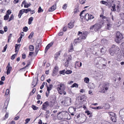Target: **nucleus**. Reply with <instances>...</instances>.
Returning a JSON list of instances; mask_svg holds the SVG:
<instances>
[{
	"label": "nucleus",
	"mask_w": 124,
	"mask_h": 124,
	"mask_svg": "<svg viewBox=\"0 0 124 124\" xmlns=\"http://www.w3.org/2000/svg\"><path fill=\"white\" fill-rule=\"evenodd\" d=\"M105 61V59L101 57H98L95 60V65L98 68L102 69V67H101V64H103V61Z\"/></svg>",
	"instance_id": "obj_1"
},
{
	"label": "nucleus",
	"mask_w": 124,
	"mask_h": 124,
	"mask_svg": "<svg viewBox=\"0 0 124 124\" xmlns=\"http://www.w3.org/2000/svg\"><path fill=\"white\" fill-rule=\"evenodd\" d=\"M110 84L108 83H104L102 84L101 88V92L105 93L108 90Z\"/></svg>",
	"instance_id": "obj_2"
},
{
	"label": "nucleus",
	"mask_w": 124,
	"mask_h": 124,
	"mask_svg": "<svg viewBox=\"0 0 124 124\" xmlns=\"http://www.w3.org/2000/svg\"><path fill=\"white\" fill-rule=\"evenodd\" d=\"M123 38V35L119 32H117L116 33L115 41L117 43H119L121 42Z\"/></svg>",
	"instance_id": "obj_3"
},
{
	"label": "nucleus",
	"mask_w": 124,
	"mask_h": 124,
	"mask_svg": "<svg viewBox=\"0 0 124 124\" xmlns=\"http://www.w3.org/2000/svg\"><path fill=\"white\" fill-rule=\"evenodd\" d=\"M101 26L100 23H97L91 26L90 29L91 30L94 29V31H97L101 29Z\"/></svg>",
	"instance_id": "obj_4"
},
{
	"label": "nucleus",
	"mask_w": 124,
	"mask_h": 124,
	"mask_svg": "<svg viewBox=\"0 0 124 124\" xmlns=\"http://www.w3.org/2000/svg\"><path fill=\"white\" fill-rule=\"evenodd\" d=\"M41 40L40 39H38L37 41L35 52V53L36 54V55L37 54L38 51L39 50L40 46L41 45Z\"/></svg>",
	"instance_id": "obj_5"
},
{
	"label": "nucleus",
	"mask_w": 124,
	"mask_h": 124,
	"mask_svg": "<svg viewBox=\"0 0 124 124\" xmlns=\"http://www.w3.org/2000/svg\"><path fill=\"white\" fill-rule=\"evenodd\" d=\"M86 10L85 9L84 10H83L81 13L80 16L81 17H84L85 16V18L86 20L88 21L89 19V15L88 13H87L85 14V13H84V12L85 11H86Z\"/></svg>",
	"instance_id": "obj_6"
},
{
	"label": "nucleus",
	"mask_w": 124,
	"mask_h": 124,
	"mask_svg": "<svg viewBox=\"0 0 124 124\" xmlns=\"http://www.w3.org/2000/svg\"><path fill=\"white\" fill-rule=\"evenodd\" d=\"M120 118L124 122V108L120 110L119 112Z\"/></svg>",
	"instance_id": "obj_7"
},
{
	"label": "nucleus",
	"mask_w": 124,
	"mask_h": 124,
	"mask_svg": "<svg viewBox=\"0 0 124 124\" xmlns=\"http://www.w3.org/2000/svg\"><path fill=\"white\" fill-rule=\"evenodd\" d=\"M49 106V107L48 102L46 101L43 104L42 109L43 110H45L47 108V107Z\"/></svg>",
	"instance_id": "obj_8"
},
{
	"label": "nucleus",
	"mask_w": 124,
	"mask_h": 124,
	"mask_svg": "<svg viewBox=\"0 0 124 124\" xmlns=\"http://www.w3.org/2000/svg\"><path fill=\"white\" fill-rule=\"evenodd\" d=\"M59 70L58 67L57 66H55L54 69L53 73L52 74V75L53 76L56 75L57 74V73L58 72Z\"/></svg>",
	"instance_id": "obj_9"
},
{
	"label": "nucleus",
	"mask_w": 124,
	"mask_h": 124,
	"mask_svg": "<svg viewBox=\"0 0 124 124\" xmlns=\"http://www.w3.org/2000/svg\"><path fill=\"white\" fill-rule=\"evenodd\" d=\"M111 48H112L114 51H115L116 53L117 51H119V50L118 47L114 45H113Z\"/></svg>",
	"instance_id": "obj_10"
},
{
	"label": "nucleus",
	"mask_w": 124,
	"mask_h": 124,
	"mask_svg": "<svg viewBox=\"0 0 124 124\" xmlns=\"http://www.w3.org/2000/svg\"><path fill=\"white\" fill-rule=\"evenodd\" d=\"M55 100L54 99H53L51 101H50L49 102V105L50 107H53L55 105Z\"/></svg>",
	"instance_id": "obj_11"
},
{
	"label": "nucleus",
	"mask_w": 124,
	"mask_h": 124,
	"mask_svg": "<svg viewBox=\"0 0 124 124\" xmlns=\"http://www.w3.org/2000/svg\"><path fill=\"white\" fill-rule=\"evenodd\" d=\"M56 4L55 3L54 5H53L49 9V11L50 12H52L55 10L56 8Z\"/></svg>",
	"instance_id": "obj_12"
},
{
	"label": "nucleus",
	"mask_w": 124,
	"mask_h": 124,
	"mask_svg": "<svg viewBox=\"0 0 124 124\" xmlns=\"http://www.w3.org/2000/svg\"><path fill=\"white\" fill-rule=\"evenodd\" d=\"M8 106V101L6 100L5 102L4 105L3 107V111H6Z\"/></svg>",
	"instance_id": "obj_13"
},
{
	"label": "nucleus",
	"mask_w": 124,
	"mask_h": 124,
	"mask_svg": "<svg viewBox=\"0 0 124 124\" xmlns=\"http://www.w3.org/2000/svg\"><path fill=\"white\" fill-rule=\"evenodd\" d=\"M82 65V63L81 62H79L77 61L75 62V68H77V67H80Z\"/></svg>",
	"instance_id": "obj_14"
},
{
	"label": "nucleus",
	"mask_w": 124,
	"mask_h": 124,
	"mask_svg": "<svg viewBox=\"0 0 124 124\" xmlns=\"http://www.w3.org/2000/svg\"><path fill=\"white\" fill-rule=\"evenodd\" d=\"M106 50V48L105 47H102L100 51V54L101 55H103L105 53Z\"/></svg>",
	"instance_id": "obj_15"
},
{
	"label": "nucleus",
	"mask_w": 124,
	"mask_h": 124,
	"mask_svg": "<svg viewBox=\"0 0 124 124\" xmlns=\"http://www.w3.org/2000/svg\"><path fill=\"white\" fill-rule=\"evenodd\" d=\"M53 43L52 42H51L47 45L45 49V53H46L47 52V50L50 47L53 45Z\"/></svg>",
	"instance_id": "obj_16"
},
{
	"label": "nucleus",
	"mask_w": 124,
	"mask_h": 124,
	"mask_svg": "<svg viewBox=\"0 0 124 124\" xmlns=\"http://www.w3.org/2000/svg\"><path fill=\"white\" fill-rule=\"evenodd\" d=\"M69 110L70 113L74 112L76 111V109L74 108L73 107H71L69 108Z\"/></svg>",
	"instance_id": "obj_17"
},
{
	"label": "nucleus",
	"mask_w": 124,
	"mask_h": 124,
	"mask_svg": "<svg viewBox=\"0 0 124 124\" xmlns=\"http://www.w3.org/2000/svg\"><path fill=\"white\" fill-rule=\"evenodd\" d=\"M24 13V9H22L20 10L19 12V14L18 15V16L19 18H20L22 14Z\"/></svg>",
	"instance_id": "obj_18"
},
{
	"label": "nucleus",
	"mask_w": 124,
	"mask_h": 124,
	"mask_svg": "<svg viewBox=\"0 0 124 124\" xmlns=\"http://www.w3.org/2000/svg\"><path fill=\"white\" fill-rule=\"evenodd\" d=\"M111 120L113 122H116V115L114 116L111 117Z\"/></svg>",
	"instance_id": "obj_19"
},
{
	"label": "nucleus",
	"mask_w": 124,
	"mask_h": 124,
	"mask_svg": "<svg viewBox=\"0 0 124 124\" xmlns=\"http://www.w3.org/2000/svg\"><path fill=\"white\" fill-rule=\"evenodd\" d=\"M58 86H60L62 90H64L65 89V86L64 84H61L60 85H58Z\"/></svg>",
	"instance_id": "obj_20"
},
{
	"label": "nucleus",
	"mask_w": 124,
	"mask_h": 124,
	"mask_svg": "<svg viewBox=\"0 0 124 124\" xmlns=\"http://www.w3.org/2000/svg\"><path fill=\"white\" fill-rule=\"evenodd\" d=\"M109 52L110 54L111 55H113L116 53L115 51H114L113 49L112 48H110L109 50Z\"/></svg>",
	"instance_id": "obj_21"
},
{
	"label": "nucleus",
	"mask_w": 124,
	"mask_h": 124,
	"mask_svg": "<svg viewBox=\"0 0 124 124\" xmlns=\"http://www.w3.org/2000/svg\"><path fill=\"white\" fill-rule=\"evenodd\" d=\"M81 38H78L77 39H75L74 40V43L76 44L77 43L79 42H80Z\"/></svg>",
	"instance_id": "obj_22"
},
{
	"label": "nucleus",
	"mask_w": 124,
	"mask_h": 124,
	"mask_svg": "<svg viewBox=\"0 0 124 124\" xmlns=\"http://www.w3.org/2000/svg\"><path fill=\"white\" fill-rule=\"evenodd\" d=\"M73 25L72 23H70L68 24V27L70 28H73Z\"/></svg>",
	"instance_id": "obj_23"
},
{
	"label": "nucleus",
	"mask_w": 124,
	"mask_h": 124,
	"mask_svg": "<svg viewBox=\"0 0 124 124\" xmlns=\"http://www.w3.org/2000/svg\"><path fill=\"white\" fill-rule=\"evenodd\" d=\"M33 18L32 17H31L29 19L28 23L29 24H30L33 21Z\"/></svg>",
	"instance_id": "obj_24"
},
{
	"label": "nucleus",
	"mask_w": 124,
	"mask_h": 124,
	"mask_svg": "<svg viewBox=\"0 0 124 124\" xmlns=\"http://www.w3.org/2000/svg\"><path fill=\"white\" fill-rule=\"evenodd\" d=\"M84 81L85 83H88L89 81V79L88 78L86 77L84 78Z\"/></svg>",
	"instance_id": "obj_25"
},
{
	"label": "nucleus",
	"mask_w": 124,
	"mask_h": 124,
	"mask_svg": "<svg viewBox=\"0 0 124 124\" xmlns=\"http://www.w3.org/2000/svg\"><path fill=\"white\" fill-rule=\"evenodd\" d=\"M60 54V53L59 52H57L56 53L55 56V59L57 60L58 57H59Z\"/></svg>",
	"instance_id": "obj_26"
},
{
	"label": "nucleus",
	"mask_w": 124,
	"mask_h": 124,
	"mask_svg": "<svg viewBox=\"0 0 124 124\" xmlns=\"http://www.w3.org/2000/svg\"><path fill=\"white\" fill-rule=\"evenodd\" d=\"M20 46V44L17 45L16 44V46H15V52H18V50L19 49V47H18V46Z\"/></svg>",
	"instance_id": "obj_27"
},
{
	"label": "nucleus",
	"mask_w": 124,
	"mask_h": 124,
	"mask_svg": "<svg viewBox=\"0 0 124 124\" xmlns=\"http://www.w3.org/2000/svg\"><path fill=\"white\" fill-rule=\"evenodd\" d=\"M4 18L5 20H7L8 19V10L6 12V15L4 16Z\"/></svg>",
	"instance_id": "obj_28"
},
{
	"label": "nucleus",
	"mask_w": 124,
	"mask_h": 124,
	"mask_svg": "<svg viewBox=\"0 0 124 124\" xmlns=\"http://www.w3.org/2000/svg\"><path fill=\"white\" fill-rule=\"evenodd\" d=\"M24 12H25L26 13H27L29 11H31V8H28L27 9H24Z\"/></svg>",
	"instance_id": "obj_29"
},
{
	"label": "nucleus",
	"mask_w": 124,
	"mask_h": 124,
	"mask_svg": "<svg viewBox=\"0 0 124 124\" xmlns=\"http://www.w3.org/2000/svg\"><path fill=\"white\" fill-rule=\"evenodd\" d=\"M34 47L33 46L31 45L29 47V49L30 51H32L34 49Z\"/></svg>",
	"instance_id": "obj_30"
},
{
	"label": "nucleus",
	"mask_w": 124,
	"mask_h": 124,
	"mask_svg": "<svg viewBox=\"0 0 124 124\" xmlns=\"http://www.w3.org/2000/svg\"><path fill=\"white\" fill-rule=\"evenodd\" d=\"M100 3H101L105 5L106 6L108 5V4L107 2L103 0L101 1H100Z\"/></svg>",
	"instance_id": "obj_31"
},
{
	"label": "nucleus",
	"mask_w": 124,
	"mask_h": 124,
	"mask_svg": "<svg viewBox=\"0 0 124 124\" xmlns=\"http://www.w3.org/2000/svg\"><path fill=\"white\" fill-rule=\"evenodd\" d=\"M65 73H66V71L65 70H63L59 71V73L61 74L64 75Z\"/></svg>",
	"instance_id": "obj_32"
},
{
	"label": "nucleus",
	"mask_w": 124,
	"mask_h": 124,
	"mask_svg": "<svg viewBox=\"0 0 124 124\" xmlns=\"http://www.w3.org/2000/svg\"><path fill=\"white\" fill-rule=\"evenodd\" d=\"M66 61L69 62V61L71 59V56L69 55H68L66 57Z\"/></svg>",
	"instance_id": "obj_33"
},
{
	"label": "nucleus",
	"mask_w": 124,
	"mask_h": 124,
	"mask_svg": "<svg viewBox=\"0 0 124 124\" xmlns=\"http://www.w3.org/2000/svg\"><path fill=\"white\" fill-rule=\"evenodd\" d=\"M46 85L47 87V91H48V93H50V91L51 89V88H50L47 85V83H46Z\"/></svg>",
	"instance_id": "obj_34"
},
{
	"label": "nucleus",
	"mask_w": 124,
	"mask_h": 124,
	"mask_svg": "<svg viewBox=\"0 0 124 124\" xmlns=\"http://www.w3.org/2000/svg\"><path fill=\"white\" fill-rule=\"evenodd\" d=\"M112 26V25L111 24L109 23H108L107 24V29L109 30Z\"/></svg>",
	"instance_id": "obj_35"
},
{
	"label": "nucleus",
	"mask_w": 124,
	"mask_h": 124,
	"mask_svg": "<svg viewBox=\"0 0 124 124\" xmlns=\"http://www.w3.org/2000/svg\"><path fill=\"white\" fill-rule=\"evenodd\" d=\"M10 64L9 63H8V74H9L10 72V71L12 70V67L11 66H9Z\"/></svg>",
	"instance_id": "obj_36"
},
{
	"label": "nucleus",
	"mask_w": 124,
	"mask_h": 124,
	"mask_svg": "<svg viewBox=\"0 0 124 124\" xmlns=\"http://www.w3.org/2000/svg\"><path fill=\"white\" fill-rule=\"evenodd\" d=\"M78 85L76 83L72 85L71 86V87H75L76 88H78Z\"/></svg>",
	"instance_id": "obj_37"
},
{
	"label": "nucleus",
	"mask_w": 124,
	"mask_h": 124,
	"mask_svg": "<svg viewBox=\"0 0 124 124\" xmlns=\"http://www.w3.org/2000/svg\"><path fill=\"white\" fill-rule=\"evenodd\" d=\"M17 53L13 54L11 57V59L12 60H13L15 58V57L17 56Z\"/></svg>",
	"instance_id": "obj_38"
},
{
	"label": "nucleus",
	"mask_w": 124,
	"mask_h": 124,
	"mask_svg": "<svg viewBox=\"0 0 124 124\" xmlns=\"http://www.w3.org/2000/svg\"><path fill=\"white\" fill-rule=\"evenodd\" d=\"M115 6L116 5L115 4H114L113 6H112V8L111 9V10L112 11H115L116 10V9L115 8Z\"/></svg>",
	"instance_id": "obj_39"
},
{
	"label": "nucleus",
	"mask_w": 124,
	"mask_h": 124,
	"mask_svg": "<svg viewBox=\"0 0 124 124\" xmlns=\"http://www.w3.org/2000/svg\"><path fill=\"white\" fill-rule=\"evenodd\" d=\"M108 114L109 115L110 117L111 116H114L115 115V114L113 113L109 112L108 113Z\"/></svg>",
	"instance_id": "obj_40"
},
{
	"label": "nucleus",
	"mask_w": 124,
	"mask_h": 124,
	"mask_svg": "<svg viewBox=\"0 0 124 124\" xmlns=\"http://www.w3.org/2000/svg\"><path fill=\"white\" fill-rule=\"evenodd\" d=\"M34 33L33 32H32L28 36V38L30 39H31L33 37Z\"/></svg>",
	"instance_id": "obj_41"
},
{
	"label": "nucleus",
	"mask_w": 124,
	"mask_h": 124,
	"mask_svg": "<svg viewBox=\"0 0 124 124\" xmlns=\"http://www.w3.org/2000/svg\"><path fill=\"white\" fill-rule=\"evenodd\" d=\"M28 30V28L27 27L25 26L23 28V30L25 32H26Z\"/></svg>",
	"instance_id": "obj_42"
},
{
	"label": "nucleus",
	"mask_w": 124,
	"mask_h": 124,
	"mask_svg": "<svg viewBox=\"0 0 124 124\" xmlns=\"http://www.w3.org/2000/svg\"><path fill=\"white\" fill-rule=\"evenodd\" d=\"M72 72V71L70 70H67L66 71V73L67 74H69L71 73Z\"/></svg>",
	"instance_id": "obj_43"
},
{
	"label": "nucleus",
	"mask_w": 124,
	"mask_h": 124,
	"mask_svg": "<svg viewBox=\"0 0 124 124\" xmlns=\"http://www.w3.org/2000/svg\"><path fill=\"white\" fill-rule=\"evenodd\" d=\"M69 62L68 61H66V62L64 63V65L65 67H67L68 66L69 64Z\"/></svg>",
	"instance_id": "obj_44"
},
{
	"label": "nucleus",
	"mask_w": 124,
	"mask_h": 124,
	"mask_svg": "<svg viewBox=\"0 0 124 124\" xmlns=\"http://www.w3.org/2000/svg\"><path fill=\"white\" fill-rule=\"evenodd\" d=\"M120 16L123 19H124V13H121L120 14Z\"/></svg>",
	"instance_id": "obj_45"
},
{
	"label": "nucleus",
	"mask_w": 124,
	"mask_h": 124,
	"mask_svg": "<svg viewBox=\"0 0 124 124\" xmlns=\"http://www.w3.org/2000/svg\"><path fill=\"white\" fill-rule=\"evenodd\" d=\"M7 48V44L4 47V49L2 51V52H5L6 51Z\"/></svg>",
	"instance_id": "obj_46"
},
{
	"label": "nucleus",
	"mask_w": 124,
	"mask_h": 124,
	"mask_svg": "<svg viewBox=\"0 0 124 124\" xmlns=\"http://www.w3.org/2000/svg\"><path fill=\"white\" fill-rule=\"evenodd\" d=\"M30 118H27L25 120V121L26 122L25 123V124H27L30 121Z\"/></svg>",
	"instance_id": "obj_47"
},
{
	"label": "nucleus",
	"mask_w": 124,
	"mask_h": 124,
	"mask_svg": "<svg viewBox=\"0 0 124 124\" xmlns=\"http://www.w3.org/2000/svg\"><path fill=\"white\" fill-rule=\"evenodd\" d=\"M32 107L33 109L34 110H36L38 108L36 107L35 106L32 105Z\"/></svg>",
	"instance_id": "obj_48"
},
{
	"label": "nucleus",
	"mask_w": 124,
	"mask_h": 124,
	"mask_svg": "<svg viewBox=\"0 0 124 124\" xmlns=\"http://www.w3.org/2000/svg\"><path fill=\"white\" fill-rule=\"evenodd\" d=\"M67 7V4H65L62 7V8L64 10L66 9Z\"/></svg>",
	"instance_id": "obj_49"
},
{
	"label": "nucleus",
	"mask_w": 124,
	"mask_h": 124,
	"mask_svg": "<svg viewBox=\"0 0 124 124\" xmlns=\"http://www.w3.org/2000/svg\"><path fill=\"white\" fill-rule=\"evenodd\" d=\"M41 11H43V10L41 8V7H39V8L38 12V13H40L41 12Z\"/></svg>",
	"instance_id": "obj_50"
},
{
	"label": "nucleus",
	"mask_w": 124,
	"mask_h": 124,
	"mask_svg": "<svg viewBox=\"0 0 124 124\" xmlns=\"http://www.w3.org/2000/svg\"><path fill=\"white\" fill-rule=\"evenodd\" d=\"M14 17V16L12 14L10 18L8 21H10L12 20L13 19Z\"/></svg>",
	"instance_id": "obj_51"
},
{
	"label": "nucleus",
	"mask_w": 124,
	"mask_h": 124,
	"mask_svg": "<svg viewBox=\"0 0 124 124\" xmlns=\"http://www.w3.org/2000/svg\"><path fill=\"white\" fill-rule=\"evenodd\" d=\"M37 99L39 100L41 98V96L40 95L38 94L37 95Z\"/></svg>",
	"instance_id": "obj_52"
},
{
	"label": "nucleus",
	"mask_w": 124,
	"mask_h": 124,
	"mask_svg": "<svg viewBox=\"0 0 124 124\" xmlns=\"http://www.w3.org/2000/svg\"><path fill=\"white\" fill-rule=\"evenodd\" d=\"M73 45H72L71 46V47L70 48V49L69 51V52H72L73 50Z\"/></svg>",
	"instance_id": "obj_53"
},
{
	"label": "nucleus",
	"mask_w": 124,
	"mask_h": 124,
	"mask_svg": "<svg viewBox=\"0 0 124 124\" xmlns=\"http://www.w3.org/2000/svg\"><path fill=\"white\" fill-rule=\"evenodd\" d=\"M86 0H81L80 1V3L81 4H84L85 3Z\"/></svg>",
	"instance_id": "obj_54"
},
{
	"label": "nucleus",
	"mask_w": 124,
	"mask_h": 124,
	"mask_svg": "<svg viewBox=\"0 0 124 124\" xmlns=\"http://www.w3.org/2000/svg\"><path fill=\"white\" fill-rule=\"evenodd\" d=\"M2 3L4 5H5L7 4V0H4V1L2 2Z\"/></svg>",
	"instance_id": "obj_55"
},
{
	"label": "nucleus",
	"mask_w": 124,
	"mask_h": 124,
	"mask_svg": "<svg viewBox=\"0 0 124 124\" xmlns=\"http://www.w3.org/2000/svg\"><path fill=\"white\" fill-rule=\"evenodd\" d=\"M63 90H60L58 92L59 93L61 94H62L63 92Z\"/></svg>",
	"instance_id": "obj_56"
},
{
	"label": "nucleus",
	"mask_w": 124,
	"mask_h": 124,
	"mask_svg": "<svg viewBox=\"0 0 124 124\" xmlns=\"http://www.w3.org/2000/svg\"><path fill=\"white\" fill-rule=\"evenodd\" d=\"M57 118L59 120L62 119V117L61 116H60L57 115Z\"/></svg>",
	"instance_id": "obj_57"
},
{
	"label": "nucleus",
	"mask_w": 124,
	"mask_h": 124,
	"mask_svg": "<svg viewBox=\"0 0 124 124\" xmlns=\"http://www.w3.org/2000/svg\"><path fill=\"white\" fill-rule=\"evenodd\" d=\"M20 37H22V36H24V32H21L20 33Z\"/></svg>",
	"instance_id": "obj_58"
},
{
	"label": "nucleus",
	"mask_w": 124,
	"mask_h": 124,
	"mask_svg": "<svg viewBox=\"0 0 124 124\" xmlns=\"http://www.w3.org/2000/svg\"><path fill=\"white\" fill-rule=\"evenodd\" d=\"M4 31L5 32H6L7 31V26H5L4 27Z\"/></svg>",
	"instance_id": "obj_59"
},
{
	"label": "nucleus",
	"mask_w": 124,
	"mask_h": 124,
	"mask_svg": "<svg viewBox=\"0 0 124 124\" xmlns=\"http://www.w3.org/2000/svg\"><path fill=\"white\" fill-rule=\"evenodd\" d=\"M1 81H4L5 80V77L4 76H3L1 77Z\"/></svg>",
	"instance_id": "obj_60"
},
{
	"label": "nucleus",
	"mask_w": 124,
	"mask_h": 124,
	"mask_svg": "<svg viewBox=\"0 0 124 124\" xmlns=\"http://www.w3.org/2000/svg\"><path fill=\"white\" fill-rule=\"evenodd\" d=\"M103 108V107H101V106H98L96 107V109H101Z\"/></svg>",
	"instance_id": "obj_61"
},
{
	"label": "nucleus",
	"mask_w": 124,
	"mask_h": 124,
	"mask_svg": "<svg viewBox=\"0 0 124 124\" xmlns=\"http://www.w3.org/2000/svg\"><path fill=\"white\" fill-rule=\"evenodd\" d=\"M94 18V17L92 15H90V16H89V19H93Z\"/></svg>",
	"instance_id": "obj_62"
},
{
	"label": "nucleus",
	"mask_w": 124,
	"mask_h": 124,
	"mask_svg": "<svg viewBox=\"0 0 124 124\" xmlns=\"http://www.w3.org/2000/svg\"><path fill=\"white\" fill-rule=\"evenodd\" d=\"M22 38L21 37H20L18 39V42H20L21 41Z\"/></svg>",
	"instance_id": "obj_63"
},
{
	"label": "nucleus",
	"mask_w": 124,
	"mask_h": 124,
	"mask_svg": "<svg viewBox=\"0 0 124 124\" xmlns=\"http://www.w3.org/2000/svg\"><path fill=\"white\" fill-rule=\"evenodd\" d=\"M63 32H60L59 33L58 35L59 36H62L63 35Z\"/></svg>",
	"instance_id": "obj_64"
}]
</instances>
